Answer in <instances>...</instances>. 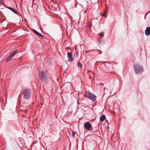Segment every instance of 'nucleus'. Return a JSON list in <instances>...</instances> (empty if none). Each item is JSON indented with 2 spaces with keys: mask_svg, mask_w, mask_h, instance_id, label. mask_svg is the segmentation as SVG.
Masks as SVG:
<instances>
[{
  "mask_svg": "<svg viewBox=\"0 0 150 150\" xmlns=\"http://www.w3.org/2000/svg\"><path fill=\"white\" fill-rule=\"evenodd\" d=\"M134 68L135 73L137 74L142 73L144 70L143 67L138 64L134 65Z\"/></svg>",
  "mask_w": 150,
  "mask_h": 150,
  "instance_id": "f03ea898",
  "label": "nucleus"
},
{
  "mask_svg": "<svg viewBox=\"0 0 150 150\" xmlns=\"http://www.w3.org/2000/svg\"><path fill=\"white\" fill-rule=\"evenodd\" d=\"M98 42L99 43H100L101 42V41H98Z\"/></svg>",
  "mask_w": 150,
  "mask_h": 150,
  "instance_id": "b1692460",
  "label": "nucleus"
},
{
  "mask_svg": "<svg viewBox=\"0 0 150 150\" xmlns=\"http://www.w3.org/2000/svg\"><path fill=\"white\" fill-rule=\"evenodd\" d=\"M38 76L40 79L42 81H46L47 79L46 71H42L41 73V76H40V74H38Z\"/></svg>",
  "mask_w": 150,
  "mask_h": 150,
  "instance_id": "20e7f679",
  "label": "nucleus"
},
{
  "mask_svg": "<svg viewBox=\"0 0 150 150\" xmlns=\"http://www.w3.org/2000/svg\"><path fill=\"white\" fill-rule=\"evenodd\" d=\"M2 1L1 0H0V5L2 3Z\"/></svg>",
  "mask_w": 150,
  "mask_h": 150,
  "instance_id": "6ab92c4d",
  "label": "nucleus"
},
{
  "mask_svg": "<svg viewBox=\"0 0 150 150\" xmlns=\"http://www.w3.org/2000/svg\"><path fill=\"white\" fill-rule=\"evenodd\" d=\"M28 115H26L25 116L26 117H28Z\"/></svg>",
  "mask_w": 150,
  "mask_h": 150,
  "instance_id": "5701e85b",
  "label": "nucleus"
},
{
  "mask_svg": "<svg viewBox=\"0 0 150 150\" xmlns=\"http://www.w3.org/2000/svg\"><path fill=\"white\" fill-rule=\"evenodd\" d=\"M85 96L94 101L96 100V97L93 94L88 92H86L85 94Z\"/></svg>",
  "mask_w": 150,
  "mask_h": 150,
  "instance_id": "7ed1b4c3",
  "label": "nucleus"
},
{
  "mask_svg": "<svg viewBox=\"0 0 150 150\" xmlns=\"http://www.w3.org/2000/svg\"><path fill=\"white\" fill-rule=\"evenodd\" d=\"M13 58V57H12L10 54L9 56L6 58V61L7 62H8L10 61Z\"/></svg>",
  "mask_w": 150,
  "mask_h": 150,
  "instance_id": "9d476101",
  "label": "nucleus"
},
{
  "mask_svg": "<svg viewBox=\"0 0 150 150\" xmlns=\"http://www.w3.org/2000/svg\"><path fill=\"white\" fill-rule=\"evenodd\" d=\"M75 133H74V132H73L72 133V137H74V136H75Z\"/></svg>",
  "mask_w": 150,
  "mask_h": 150,
  "instance_id": "f3484780",
  "label": "nucleus"
},
{
  "mask_svg": "<svg viewBox=\"0 0 150 150\" xmlns=\"http://www.w3.org/2000/svg\"><path fill=\"white\" fill-rule=\"evenodd\" d=\"M77 4H76V5H75V8H76V6H77Z\"/></svg>",
  "mask_w": 150,
  "mask_h": 150,
  "instance_id": "4be33fe9",
  "label": "nucleus"
},
{
  "mask_svg": "<svg viewBox=\"0 0 150 150\" xmlns=\"http://www.w3.org/2000/svg\"><path fill=\"white\" fill-rule=\"evenodd\" d=\"M17 51L15 50L14 51L12 52L10 54V55L12 57L14 56L17 53Z\"/></svg>",
  "mask_w": 150,
  "mask_h": 150,
  "instance_id": "9b49d317",
  "label": "nucleus"
},
{
  "mask_svg": "<svg viewBox=\"0 0 150 150\" xmlns=\"http://www.w3.org/2000/svg\"><path fill=\"white\" fill-rule=\"evenodd\" d=\"M146 35L148 36L150 35V27H148L146 28L145 31Z\"/></svg>",
  "mask_w": 150,
  "mask_h": 150,
  "instance_id": "0eeeda50",
  "label": "nucleus"
},
{
  "mask_svg": "<svg viewBox=\"0 0 150 150\" xmlns=\"http://www.w3.org/2000/svg\"><path fill=\"white\" fill-rule=\"evenodd\" d=\"M87 73H90V74H91L92 76L93 75V72L92 71L89 70L88 71Z\"/></svg>",
  "mask_w": 150,
  "mask_h": 150,
  "instance_id": "ddd939ff",
  "label": "nucleus"
},
{
  "mask_svg": "<svg viewBox=\"0 0 150 150\" xmlns=\"http://www.w3.org/2000/svg\"><path fill=\"white\" fill-rule=\"evenodd\" d=\"M67 55L69 61L72 62L73 61L74 59L72 57V55L70 53L68 52Z\"/></svg>",
  "mask_w": 150,
  "mask_h": 150,
  "instance_id": "423d86ee",
  "label": "nucleus"
},
{
  "mask_svg": "<svg viewBox=\"0 0 150 150\" xmlns=\"http://www.w3.org/2000/svg\"><path fill=\"white\" fill-rule=\"evenodd\" d=\"M28 112V110H25V113H26V112Z\"/></svg>",
  "mask_w": 150,
  "mask_h": 150,
  "instance_id": "412c9836",
  "label": "nucleus"
},
{
  "mask_svg": "<svg viewBox=\"0 0 150 150\" xmlns=\"http://www.w3.org/2000/svg\"><path fill=\"white\" fill-rule=\"evenodd\" d=\"M8 8L10 9L14 13L16 14H18L17 12L13 8L10 7H8Z\"/></svg>",
  "mask_w": 150,
  "mask_h": 150,
  "instance_id": "1a4fd4ad",
  "label": "nucleus"
},
{
  "mask_svg": "<svg viewBox=\"0 0 150 150\" xmlns=\"http://www.w3.org/2000/svg\"><path fill=\"white\" fill-rule=\"evenodd\" d=\"M33 32L37 35L39 36L40 34V33H39L37 31L33 29Z\"/></svg>",
  "mask_w": 150,
  "mask_h": 150,
  "instance_id": "f8f14e48",
  "label": "nucleus"
},
{
  "mask_svg": "<svg viewBox=\"0 0 150 150\" xmlns=\"http://www.w3.org/2000/svg\"><path fill=\"white\" fill-rule=\"evenodd\" d=\"M107 9H106L105 11V12L103 14V16H105V13L106 12H107V11H108V8L107 7Z\"/></svg>",
  "mask_w": 150,
  "mask_h": 150,
  "instance_id": "2eb2a0df",
  "label": "nucleus"
},
{
  "mask_svg": "<svg viewBox=\"0 0 150 150\" xmlns=\"http://www.w3.org/2000/svg\"><path fill=\"white\" fill-rule=\"evenodd\" d=\"M84 127L88 131H90L92 130V126L88 122L84 123Z\"/></svg>",
  "mask_w": 150,
  "mask_h": 150,
  "instance_id": "39448f33",
  "label": "nucleus"
},
{
  "mask_svg": "<svg viewBox=\"0 0 150 150\" xmlns=\"http://www.w3.org/2000/svg\"><path fill=\"white\" fill-rule=\"evenodd\" d=\"M78 65L79 67H80V68L81 69V67L82 66V64H81L79 63V64H78Z\"/></svg>",
  "mask_w": 150,
  "mask_h": 150,
  "instance_id": "dca6fc26",
  "label": "nucleus"
},
{
  "mask_svg": "<svg viewBox=\"0 0 150 150\" xmlns=\"http://www.w3.org/2000/svg\"><path fill=\"white\" fill-rule=\"evenodd\" d=\"M24 98L27 100L30 98L31 97V91L28 89H24L23 91Z\"/></svg>",
  "mask_w": 150,
  "mask_h": 150,
  "instance_id": "f257e3e1",
  "label": "nucleus"
},
{
  "mask_svg": "<svg viewBox=\"0 0 150 150\" xmlns=\"http://www.w3.org/2000/svg\"><path fill=\"white\" fill-rule=\"evenodd\" d=\"M92 76L90 74V76H89V78H91Z\"/></svg>",
  "mask_w": 150,
  "mask_h": 150,
  "instance_id": "aec40b11",
  "label": "nucleus"
},
{
  "mask_svg": "<svg viewBox=\"0 0 150 150\" xmlns=\"http://www.w3.org/2000/svg\"><path fill=\"white\" fill-rule=\"evenodd\" d=\"M105 116L104 115H103L100 117V120L101 121H103L105 120Z\"/></svg>",
  "mask_w": 150,
  "mask_h": 150,
  "instance_id": "6e6552de",
  "label": "nucleus"
},
{
  "mask_svg": "<svg viewBox=\"0 0 150 150\" xmlns=\"http://www.w3.org/2000/svg\"><path fill=\"white\" fill-rule=\"evenodd\" d=\"M39 36H40L42 37H44V36L42 35L40 33V34L39 35Z\"/></svg>",
  "mask_w": 150,
  "mask_h": 150,
  "instance_id": "a211bd4d",
  "label": "nucleus"
},
{
  "mask_svg": "<svg viewBox=\"0 0 150 150\" xmlns=\"http://www.w3.org/2000/svg\"><path fill=\"white\" fill-rule=\"evenodd\" d=\"M99 35L100 37L99 39H101V37L104 36V34H103V33L102 32H101L99 34Z\"/></svg>",
  "mask_w": 150,
  "mask_h": 150,
  "instance_id": "4468645a",
  "label": "nucleus"
}]
</instances>
